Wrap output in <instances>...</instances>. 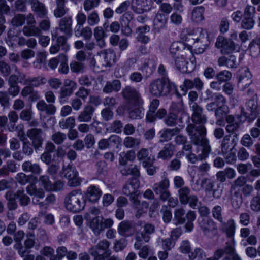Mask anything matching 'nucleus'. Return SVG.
Instances as JSON below:
<instances>
[{"label":"nucleus","mask_w":260,"mask_h":260,"mask_svg":"<svg viewBox=\"0 0 260 260\" xmlns=\"http://www.w3.org/2000/svg\"><path fill=\"white\" fill-rule=\"evenodd\" d=\"M186 131L190 137V141L193 144L202 147L201 153L198 155L191 153L187 156L189 161L194 164L198 160H205L210 154L211 147L209 144V140L205 136L206 129L204 126H195L189 124Z\"/></svg>","instance_id":"obj_1"},{"label":"nucleus","mask_w":260,"mask_h":260,"mask_svg":"<svg viewBox=\"0 0 260 260\" xmlns=\"http://www.w3.org/2000/svg\"><path fill=\"white\" fill-rule=\"evenodd\" d=\"M150 93L155 97L165 96L177 92L176 85L168 78L162 77L152 81L149 85Z\"/></svg>","instance_id":"obj_2"},{"label":"nucleus","mask_w":260,"mask_h":260,"mask_svg":"<svg viewBox=\"0 0 260 260\" xmlns=\"http://www.w3.org/2000/svg\"><path fill=\"white\" fill-rule=\"evenodd\" d=\"M67 209L73 212H79L84 209L86 201L80 190H73L65 198Z\"/></svg>","instance_id":"obj_3"},{"label":"nucleus","mask_w":260,"mask_h":260,"mask_svg":"<svg viewBox=\"0 0 260 260\" xmlns=\"http://www.w3.org/2000/svg\"><path fill=\"white\" fill-rule=\"evenodd\" d=\"M187 34L194 40L193 45L198 53H202L210 44L209 35L206 30L196 28L188 30Z\"/></svg>","instance_id":"obj_4"},{"label":"nucleus","mask_w":260,"mask_h":260,"mask_svg":"<svg viewBox=\"0 0 260 260\" xmlns=\"http://www.w3.org/2000/svg\"><path fill=\"white\" fill-rule=\"evenodd\" d=\"M139 187L138 180L133 178L129 179L123 187V193L126 196H130V200L136 208H138L140 202L138 200L139 194L137 189Z\"/></svg>","instance_id":"obj_5"},{"label":"nucleus","mask_w":260,"mask_h":260,"mask_svg":"<svg viewBox=\"0 0 260 260\" xmlns=\"http://www.w3.org/2000/svg\"><path fill=\"white\" fill-rule=\"evenodd\" d=\"M25 80V74L24 73L17 72V74L11 75L8 79L9 88L7 92L9 95L15 97L18 95L20 91V87L18 83H23Z\"/></svg>","instance_id":"obj_6"},{"label":"nucleus","mask_w":260,"mask_h":260,"mask_svg":"<svg viewBox=\"0 0 260 260\" xmlns=\"http://www.w3.org/2000/svg\"><path fill=\"white\" fill-rule=\"evenodd\" d=\"M170 180L168 174L164 172L161 176V180L152 186V189L156 195L159 196L158 199H160L170 192Z\"/></svg>","instance_id":"obj_7"},{"label":"nucleus","mask_w":260,"mask_h":260,"mask_svg":"<svg viewBox=\"0 0 260 260\" xmlns=\"http://www.w3.org/2000/svg\"><path fill=\"white\" fill-rule=\"evenodd\" d=\"M63 174L69 180V184L70 186L76 187L80 185L81 179L78 177V172L73 165L69 164L63 167Z\"/></svg>","instance_id":"obj_8"},{"label":"nucleus","mask_w":260,"mask_h":260,"mask_svg":"<svg viewBox=\"0 0 260 260\" xmlns=\"http://www.w3.org/2000/svg\"><path fill=\"white\" fill-rule=\"evenodd\" d=\"M77 88V84L74 81L70 79H66L63 82V85L61 87L59 93V102L61 104L67 102V98L73 93Z\"/></svg>","instance_id":"obj_9"},{"label":"nucleus","mask_w":260,"mask_h":260,"mask_svg":"<svg viewBox=\"0 0 260 260\" xmlns=\"http://www.w3.org/2000/svg\"><path fill=\"white\" fill-rule=\"evenodd\" d=\"M121 95L124 100L126 101V104L143 101L139 91L131 86H125L122 90Z\"/></svg>","instance_id":"obj_10"},{"label":"nucleus","mask_w":260,"mask_h":260,"mask_svg":"<svg viewBox=\"0 0 260 260\" xmlns=\"http://www.w3.org/2000/svg\"><path fill=\"white\" fill-rule=\"evenodd\" d=\"M255 8L251 6H247L245 8L243 17L241 23V27L243 29L249 30L252 29L255 22L253 19Z\"/></svg>","instance_id":"obj_11"},{"label":"nucleus","mask_w":260,"mask_h":260,"mask_svg":"<svg viewBox=\"0 0 260 260\" xmlns=\"http://www.w3.org/2000/svg\"><path fill=\"white\" fill-rule=\"evenodd\" d=\"M193 113L191 116L192 121L196 124H200L199 126H204V124L207 122L206 116L203 113V108L196 103H190ZM192 125V124H191ZM197 127L198 126L193 124Z\"/></svg>","instance_id":"obj_12"},{"label":"nucleus","mask_w":260,"mask_h":260,"mask_svg":"<svg viewBox=\"0 0 260 260\" xmlns=\"http://www.w3.org/2000/svg\"><path fill=\"white\" fill-rule=\"evenodd\" d=\"M26 135L33 143L35 150L37 151L42 147L44 133L42 129L31 128L27 131Z\"/></svg>","instance_id":"obj_13"},{"label":"nucleus","mask_w":260,"mask_h":260,"mask_svg":"<svg viewBox=\"0 0 260 260\" xmlns=\"http://www.w3.org/2000/svg\"><path fill=\"white\" fill-rule=\"evenodd\" d=\"M143 101L134 104H126V107L128 112L129 117L132 119H140L144 115L143 108Z\"/></svg>","instance_id":"obj_14"},{"label":"nucleus","mask_w":260,"mask_h":260,"mask_svg":"<svg viewBox=\"0 0 260 260\" xmlns=\"http://www.w3.org/2000/svg\"><path fill=\"white\" fill-rule=\"evenodd\" d=\"M215 46L218 48H221L222 54H229L236 49V45L230 39H225L223 37L217 38Z\"/></svg>","instance_id":"obj_15"},{"label":"nucleus","mask_w":260,"mask_h":260,"mask_svg":"<svg viewBox=\"0 0 260 260\" xmlns=\"http://www.w3.org/2000/svg\"><path fill=\"white\" fill-rule=\"evenodd\" d=\"M95 110V109L93 106L90 104L85 105L77 116L78 122L80 123L90 122L92 119Z\"/></svg>","instance_id":"obj_16"},{"label":"nucleus","mask_w":260,"mask_h":260,"mask_svg":"<svg viewBox=\"0 0 260 260\" xmlns=\"http://www.w3.org/2000/svg\"><path fill=\"white\" fill-rule=\"evenodd\" d=\"M151 8L150 0H132L131 9L136 13L142 14L149 11Z\"/></svg>","instance_id":"obj_17"},{"label":"nucleus","mask_w":260,"mask_h":260,"mask_svg":"<svg viewBox=\"0 0 260 260\" xmlns=\"http://www.w3.org/2000/svg\"><path fill=\"white\" fill-rule=\"evenodd\" d=\"M227 125L225 126L226 132L234 135V137L237 138L238 132L240 128V123L236 121L235 117L232 115H228L225 117Z\"/></svg>","instance_id":"obj_18"},{"label":"nucleus","mask_w":260,"mask_h":260,"mask_svg":"<svg viewBox=\"0 0 260 260\" xmlns=\"http://www.w3.org/2000/svg\"><path fill=\"white\" fill-rule=\"evenodd\" d=\"M73 20L71 16H66L60 19L58 22V29L68 37L72 35Z\"/></svg>","instance_id":"obj_19"},{"label":"nucleus","mask_w":260,"mask_h":260,"mask_svg":"<svg viewBox=\"0 0 260 260\" xmlns=\"http://www.w3.org/2000/svg\"><path fill=\"white\" fill-rule=\"evenodd\" d=\"M27 193L30 196H33L32 199V203L37 205L39 203L40 199H43L45 197V192L41 188L37 189L34 184L28 185L26 188Z\"/></svg>","instance_id":"obj_20"},{"label":"nucleus","mask_w":260,"mask_h":260,"mask_svg":"<svg viewBox=\"0 0 260 260\" xmlns=\"http://www.w3.org/2000/svg\"><path fill=\"white\" fill-rule=\"evenodd\" d=\"M133 18V14L129 12L125 13L120 18V22L121 31L123 35L126 36H130L132 32V30L129 26V23Z\"/></svg>","instance_id":"obj_21"},{"label":"nucleus","mask_w":260,"mask_h":260,"mask_svg":"<svg viewBox=\"0 0 260 260\" xmlns=\"http://www.w3.org/2000/svg\"><path fill=\"white\" fill-rule=\"evenodd\" d=\"M231 135H226L221 141V150L223 154H227L229 151H233L235 149L237 142L235 139L233 138L230 141Z\"/></svg>","instance_id":"obj_22"},{"label":"nucleus","mask_w":260,"mask_h":260,"mask_svg":"<svg viewBox=\"0 0 260 260\" xmlns=\"http://www.w3.org/2000/svg\"><path fill=\"white\" fill-rule=\"evenodd\" d=\"M10 11V7L7 4L6 0H0V36L2 35L6 29L5 17L4 14H7Z\"/></svg>","instance_id":"obj_23"},{"label":"nucleus","mask_w":260,"mask_h":260,"mask_svg":"<svg viewBox=\"0 0 260 260\" xmlns=\"http://www.w3.org/2000/svg\"><path fill=\"white\" fill-rule=\"evenodd\" d=\"M30 4L32 11L40 18L46 17L47 10L44 4L38 0H30Z\"/></svg>","instance_id":"obj_24"},{"label":"nucleus","mask_w":260,"mask_h":260,"mask_svg":"<svg viewBox=\"0 0 260 260\" xmlns=\"http://www.w3.org/2000/svg\"><path fill=\"white\" fill-rule=\"evenodd\" d=\"M102 195V191L99 188L94 185H90L86 192V198L92 203L98 201Z\"/></svg>","instance_id":"obj_25"},{"label":"nucleus","mask_w":260,"mask_h":260,"mask_svg":"<svg viewBox=\"0 0 260 260\" xmlns=\"http://www.w3.org/2000/svg\"><path fill=\"white\" fill-rule=\"evenodd\" d=\"M36 107L40 112L48 115H54L56 111V108L54 105L50 103L47 104L43 100L38 102Z\"/></svg>","instance_id":"obj_26"},{"label":"nucleus","mask_w":260,"mask_h":260,"mask_svg":"<svg viewBox=\"0 0 260 260\" xmlns=\"http://www.w3.org/2000/svg\"><path fill=\"white\" fill-rule=\"evenodd\" d=\"M251 78L252 75L248 69L245 70L244 73L241 75L239 79V86L242 89H245L252 83V80Z\"/></svg>","instance_id":"obj_27"},{"label":"nucleus","mask_w":260,"mask_h":260,"mask_svg":"<svg viewBox=\"0 0 260 260\" xmlns=\"http://www.w3.org/2000/svg\"><path fill=\"white\" fill-rule=\"evenodd\" d=\"M118 233L123 237H129L132 235V224L131 222L124 220L120 222L117 228Z\"/></svg>","instance_id":"obj_28"},{"label":"nucleus","mask_w":260,"mask_h":260,"mask_svg":"<svg viewBox=\"0 0 260 260\" xmlns=\"http://www.w3.org/2000/svg\"><path fill=\"white\" fill-rule=\"evenodd\" d=\"M121 87V82L119 80H114L112 81L106 82L103 89L104 93H109L112 92H118Z\"/></svg>","instance_id":"obj_29"},{"label":"nucleus","mask_w":260,"mask_h":260,"mask_svg":"<svg viewBox=\"0 0 260 260\" xmlns=\"http://www.w3.org/2000/svg\"><path fill=\"white\" fill-rule=\"evenodd\" d=\"M234 246V238L230 239L229 241L226 242V246L224 249H223L225 253L231 256L232 260H242L239 255L236 252Z\"/></svg>","instance_id":"obj_30"},{"label":"nucleus","mask_w":260,"mask_h":260,"mask_svg":"<svg viewBox=\"0 0 260 260\" xmlns=\"http://www.w3.org/2000/svg\"><path fill=\"white\" fill-rule=\"evenodd\" d=\"M174 150V146L171 143H167L165 145L162 150L158 153L157 158L162 159L170 158L173 155Z\"/></svg>","instance_id":"obj_31"},{"label":"nucleus","mask_w":260,"mask_h":260,"mask_svg":"<svg viewBox=\"0 0 260 260\" xmlns=\"http://www.w3.org/2000/svg\"><path fill=\"white\" fill-rule=\"evenodd\" d=\"M5 198L7 201V207L9 211L16 210L18 208L15 195L11 191H8L5 194Z\"/></svg>","instance_id":"obj_32"},{"label":"nucleus","mask_w":260,"mask_h":260,"mask_svg":"<svg viewBox=\"0 0 260 260\" xmlns=\"http://www.w3.org/2000/svg\"><path fill=\"white\" fill-rule=\"evenodd\" d=\"M136 62V59L135 58H131L127 59L124 63L122 67L117 68L114 74L117 77H121L124 75L123 70H127L130 69Z\"/></svg>","instance_id":"obj_33"},{"label":"nucleus","mask_w":260,"mask_h":260,"mask_svg":"<svg viewBox=\"0 0 260 260\" xmlns=\"http://www.w3.org/2000/svg\"><path fill=\"white\" fill-rule=\"evenodd\" d=\"M135 239L136 242L134 243V248L135 249H139L144 243H147L150 240V237L146 236L142 231H138L135 234Z\"/></svg>","instance_id":"obj_34"},{"label":"nucleus","mask_w":260,"mask_h":260,"mask_svg":"<svg viewBox=\"0 0 260 260\" xmlns=\"http://www.w3.org/2000/svg\"><path fill=\"white\" fill-rule=\"evenodd\" d=\"M22 169L24 172H31L34 174H39L41 172V168L38 164H32L30 161L24 162L22 165Z\"/></svg>","instance_id":"obj_35"},{"label":"nucleus","mask_w":260,"mask_h":260,"mask_svg":"<svg viewBox=\"0 0 260 260\" xmlns=\"http://www.w3.org/2000/svg\"><path fill=\"white\" fill-rule=\"evenodd\" d=\"M110 243L107 240L100 241L96 245L92 247L91 248L95 249V251L98 250L104 251L103 253L106 257L110 256L112 253L111 250L109 249Z\"/></svg>","instance_id":"obj_36"},{"label":"nucleus","mask_w":260,"mask_h":260,"mask_svg":"<svg viewBox=\"0 0 260 260\" xmlns=\"http://www.w3.org/2000/svg\"><path fill=\"white\" fill-rule=\"evenodd\" d=\"M167 22V18L165 15L157 13L154 19V29L159 32L160 29L164 28Z\"/></svg>","instance_id":"obj_37"},{"label":"nucleus","mask_w":260,"mask_h":260,"mask_svg":"<svg viewBox=\"0 0 260 260\" xmlns=\"http://www.w3.org/2000/svg\"><path fill=\"white\" fill-rule=\"evenodd\" d=\"M236 229V225L233 219H229L223 223L222 229L226 233V236L230 239L233 238Z\"/></svg>","instance_id":"obj_38"},{"label":"nucleus","mask_w":260,"mask_h":260,"mask_svg":"<svg viewBox=\"0 0 260 260\" xmlns=\"http://www.w3.org/2000/svg\"><path fill=\"white\" fill-rule=\"evenodd\" d=\"M15 198L18 200L21 206H26L30 202V198L25 193L23 189H18L14 193Z\"/></svg>","instance_id":"obj_39"},{"label":"nucleus","mask_w":260,"mask_h":260,"mask_svg":"<svg viewBox=\"0 0 260 260\" xmlns=\"http://www.w3.org/2000/svg\"><path fill=\"white\" fill-rule=\"evenodd\" d=\"M205 9L203 6L196 7L192 10L191 19L196 23H200L204 19V13Z\"/></svg>","instance_id":"obj_40"},{"label":"nucleus","mask_w":260,"mask_h":260,"mask_svg":"<svg viewBox=\"0 0 260 260\" xmlns=\"http://www.w3.org/2000/svg\"><path fill=\"white\" fill-rule=\"evenodd\" d=\"M185 49L184 45L180 42H175L170 47V52L172 56L175 58L180 55L182 51Z\"/></svg>","instance_id":"obj_41"},{"label":"nucleus","mask_w":260,"mask_h":260,"mask_svg":"<svg viewBox=\"0 0 260 260\" xmlns=\"http://www.w3.org/2000/svg\"><path fill=\"white\" fill-rule=\"evenodd\" d=\"M47 79L43 77L39 76L37 77L26 78L25 75V80L23 81V84L26 85L30 83L32 87H38L41 85H44L46 83Z\"/></svg>","instance_id":"obj_42"},{"label":"nucleus","mask_w":260,"mask_h":260,"mask_svg":"<svg viewBox=\"0 0 260 260\" xmlns=\"http://www.w3.org/2000/svg\"><path fill=\"white\" fill-rule=\"evenodd\" d=\"M188 61L183 57V55L175 58V64L177 70L182 73H187Z\"/></svg>","instance_id":"obj_43"},{"label":"nucleus","mask_w":260,"mask_h":260,"mask_svg":"<svg viewBox=\"0 0 260 260\" xmlns=\"http://www.w3.org/2000/svg\"><path fill=\"white\" fill-rule=\"evenodd\" d=\"M179 132V129L176 128L174 129H166L159 132L160 134V142H167L170 140L172 137L176 134Z\"/></svg>","instance_id":"obj_44"},{"label":"nucleus","mask_w":260,"mask_h":260,"mask_svg":"<svg viewBox=\"0 0 260 260\" xmlns=\"http://www.w3.org/2000/svg\"><path fill=\"white\" fill-rule=\"evenodd\" d=\"M250 54L254 57H257L260 53V38L253 40L249 45Z\"/></svg>","instance_id":"obj_45"},{"label":"nucleus","mask_w":260,"mask_h":260,"mask_svg":"<svg viewBox=\"0 0 260 260\" xmlns=\"http://www.w3.org/2000/svg\"><path fill=\"white\" fill-rule=\"evenodd\" d=\"M90 227L95 235H99L102 231L101 217L93 218L90 221Z\"/></svg>","instance_id":"obj_46"},{"label":"nucleus","mask_w":260,"mask_h":260,"mask_svg":"<svg viewBox=\"0 0 260 260\" xmlns=\"http://www.w3.org/2000/svg\"><path fill=\"white\" fill-rule=\"evenodd\" d=\"M200 227L205 234L215 229V224L211 219H204L200 223Z\"/></svg>","instance_id":"obj_47"},{"label":"nucleus","mask_w":260,"mask_h":260,"mask_svg":"<svg viewBox=\"0 0 260 260\" xmlns=\"http://www.w3.org/2000/svg\"><path fill=\"white\" fill-rule=\"evenodd\" d=\"M185 211L183 208H178L175 210L173 221L175 225L182 224L185 222Z\"/></svg>","instance_id":"obj_48"},{"label":"nucleus","mask_w":260,"mask_h":260,"mask_svg":"<svg viewBox=\"0 0 260 260\" xmlns=\"http://www.w3.org/2000/svg\"><path fill=\"white\" fill-rule=\"evenodd\" d=\"M58 124L62 129H72L75 126V118L73 116L68 117L66 119L59 121Z\"/></svg>","instance_id":"obj_49"},{"label":"nucleus","mask_w":260,"mask_h":260,"mask_svg":"<svg viewBox=\"0 0 260 260\" xmlns=\"http://www.w3.org/2000/svg\"><path fill=\"white\" fill-rule=\"evenodd\" d=\"M23 34L26 36H39L41 34V31L39 27L36 26H24L22 29Z\"/></svg>","instance_id":"obj_50"},{"label":"nucleus","mask_w":260,"mask_h":260,"mask_svg":"<svg viewBox=\"0 0 260 260\" xmlns=\"http://www.w3.org/2000/svg\"><path fill=\"white\" fill-rule=\"evenodd\" d=\"M154 159H149L148 161L142 164V166L146 169L147 173L149 176L155 174L158 169V167L154 166Z\"/></svg>","instance_id":"obj_51"},{"label":"nucleus","mask_w":260,"mask_h":260,"mask_svg":"<svg viewBox=\"0 0 260 260\" xmlns=\"http://www.w3.org/2000/svg\"><path fill=\"white\" fill-rule=\"evenodd\" d=\"M206 256L205 252L204 250L199 247L194 249L192 251L189 253L188 258L189 260H194L197 258L198 260H202L205 258Z\"/></svg>","instance_id":"obj_52"},{"label":"nucleus","mask_w":260,"mask_h":260,"mask_svg":"<svg viewBox=\"0 0 260 260\" xmlns=\"http://www.w3.org/2000/svg\"><path fill=\"white\" fill-rule=\"evenodd\" d=\"M141 141L139 139L129 136L125 137L123 140V145L127 148L138 147Z\"/></svg>","instance_id":"obj_53"},{"label":"nucleus","mask_w":260,"mask_h":260,"mask_svg":"<svg viewBox=\"0 0 260 260\" xmlns=\"http://www.w3.org/2000/svg\"><path fill=\"white\" fill-rule=\"evenodd\" d=\"M123 128V123L119 120H115L113 121L106 128V130L110 133H115L119 134L122 132Z\"/></svg>","instance_id":"obj_54"},{"label":"nucleus","mask_w":260,"mask_h":260,"mask_svg":"<svg viewBox=\"0 0 260 260\" xmlns=\"http://www.w3.org/2000/svg\"><path fill=\"white\" fill-rule=\"evenodd\" d=\"M191 190L187 186H184L179 189L178 190V194L180 202L183 204L187 200L189 197L191 195L190 194Z\"/></svg>","instance_id":"obj_55"},{"label":"nucleus","mask_w":260,"mask_h":260,"mask_svg":"<svg viewBox=\"0 0 260 260\" xmlns=\"http://www.w3.org/2000/svg\"><path fill=\"white\" fill-rule=\"evenodd\" d=\"M105 63L108 65L111 64V62H114L116 55L114 51L110 49L104 50L102 52Z\"/></svg>","instance_id":"obj_56"},{"label":"nucleus","mask_w":260,"mask_h":260,"mask_svg":"<svg viewBox=\"0 0 260 260\" xmlns=\"http://www.w3.org/2000/svg\"><path fill=\"white\" fill-rule=\"evenodd\" d=\"M149 153L147 149L142 148L137 153V159L142 161V164L148 161L149 159H154L153 157L151 158V156L149 155Z\"/></svg>","instance_id":"obj_57"},{"label":"nucleus","mask_w":260,"mask_h":260,"mask_svg":"<svg viewBox=\"0 0 260 260\" xmlns=\"http://www.w3.org/2000/svg\"><path fill=\"white\" fill-rule=\"evenodd\" d=\"M243 202L241 194L237 191H235L231 198L232 206L235 209H239Z\"/></svg>","instance_id":"obj_58"},{"label":"nucleus","mask_w":260,"mask_h":260,"mask_svg":"<svg viewBox=\"0 0 260 260\" xmlns=\"http://www.w3.org/2000/svg\"><path fill=\"white\" fill-rule=\"evenodd\" d=\"M110 148H119L122 143L121 138L117 135H112L108 138Z\"/></svg>","instance_id":"obj_59"},{"label":"nucleus","mask_w":260,"mask_h":260,"mask_svg":"<svg viewBox=\"0 0 260 260\" xmlns=\"http://www.w3.org/2000/svg\"><path fill=\"white\" fill-rule=\"evenodd\" d=\"M34 145L27 139L23 140L22 145V152L27 155L30 156L34 152Z\"/></svg>","instance_id":"obj_60"},{"label":"nucleus","mask_w":260,"mask_h":260,"mask_svg":"<svg viewBox=\"0 0 260 260\" xmlns=\"http://www.w3.org/2000/svg\"><path fill=\"white\" fill-rule=\"evenodd\" d=\"M66 139V134L61 132H56L51 136L52 141L57 145L62 144Z\"/></svg>","instance_id":"obj_61"},{"label":"nucleus","mask_w":260,"mask_h":260,"mask_svg":"<svg viewBox=\"0 0 260 260\" xmlns=\"http://www.w3.org/2000/svg\"><path fill=\"white\" fill-rule=\"evenodd\" d=\"M158 243H161V246L164 250L170 251L173 248L175 244V241L170 238H166L165 239H159Z\"/></svg>","instance_id":"obj_62"},{"label":"nucleus","mask_w":260,"mask_h":260,"mask_svg":"<svg viewBox=\"0 0 260 260\" xmlns=\"http://www.w3.org/2000/svg\"><path fill=\"white\" fill-rule=\"evenodd\" d=\"M39 182L41 185L44 187L46 191H52L53 184L49 180V177L47 175H43L40 177Z\"/></svg>","instance_id":"obj_63"},{"label":"nucleus","mask_w":260,"mask_h":260,"mask_svg":"<svg viewBox=\"0 0 260 260\" xmlns=\"http://www.w3.org/2000/svg\"><path fill=\"white\" fill-rule=\"evenodd\" d=\"M70 68L74 73H83L85 71V65L84 62L73 61L70 63Z\"/></svg>","instance_id":"obj_64"}]
</instances>
